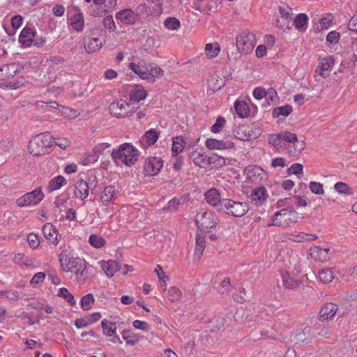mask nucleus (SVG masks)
<instances>
[{
	"mask_svg": "<svg viewBox=\"0 0 357 357\" xmlns=\"http://www.w3.org/2000/svg\"><path fill=\"white\" fill-rule=\"evenodd\" d=\"M268 142L278 150L285 147L291 156L298 155L305 149L304 142L298 140L295 133L288 131L270 135Z\"/></svg>",
	"mask_w": 357,
	"mask_h": 357,
	"instance_id": "1",
	"label": "nucleus"
},
{
	"mask_svg": "<svg viewBox=\"0 0 357 357\" xmlns=\"http://www.w3.org/2000/svg\"><path fill=\"white\" fill-rule=\"evenodd\" d=\"M139 153L138 149L131 143L126 142L119 145L117 149H113L111 156L116 165L123 164L130 167L137 161Z\"/></svg>",
	"mask_w": 357,
	"mask_h": 357,
	"instance_id": "2",
	"label": "nucleus"
},
{
	"mask_svg": "<svg viewBox=\"0 0 357 357\" xmlns=\"http://www.w3.org/2000/svg\"><path fill=\"white\" fill-rule=\"evenodd\" d=\"M52 147V136L50 132H42L35 135L29 140L27 146L29 153L34 157L50 154Z\"/></svg>",
	"mask_w": 357,
	"mask_h": 357,
	"instance_id": "3",
	"label": "nucleus"
},
{
	"mask_svg": "<svg viewBox=\"0 0 357 357\" xmlns=\"http://www.w3.org/2000/svg\"><path fill=\"white\" fill-rule=\"evenodd\" d=\"M128 67L139 78L154 81L163 73V70L155 63H149L144 60H138L129 63Z\"/></svg>",
	"mask_w": 357,
	"mask_h": 357,
	"instance_id": "4",
	"label": "nucleus"
},
{
	"mask_svg": "<svg viewBox=\"0 0 357 357\" xmlns=\"http://www.w3.org/2000/svg\"><path fill=\"white\" fill-rule=\"evenodd\" d=\"M249 210V205L245 202H236L231 199H222L220 211L234 217H242Z\"/></svg>",
	"mask_w": 357,
	"mask_h": 357,
	"instance_id": "5",
	"label": "nucleus"
},
{
	"mask_svg": "<svg viewBox=\"0 0 357 357\" xmlns=\"http://www.w3.org/2000/svg\"><path fill=\"white\" fill-rule=\"evenodd\" d=\"M297 218L298 214L292 207L282 208L274 214L271 225L288 227L295 223Z\"/></svg>",
	"mask_w": 357,
	"mask_h": 357,
	"instance_id": "6",
	"label": "nucleus"
},
{
	"mask_svg": "<svg viewBox=\"0 0 357 357\" xmlns=\"http://www.w3.org/2000/svg\"><path fill=\"white\" fill-rule=\"evenodd\" d=\"M135 107L124 100H116L110 103L109 111L116 118H126L131 116L135 112Z\"/></svg>",
	"mask_w": 357,
	"mask_h": 357,
	"instance_id": "7",
	"label": "nucleus"
},
{
	"mask_svg": "<svg viewBox=\"0 0 357 357\" xmlns=\"http://www.w3.org/2000/svg\"><path fill=\"white\" fill-rule=\"evenodd\" d=\"M198 228L203 231H208L217 225L215 214L210 211H200L195 216Z\"/></svg>",
	"mask_w": 357,
	"mask_h": 357,
	"instance_id": "8",
	"label": "nucleus"
},
{
	"mask_svg": "<svg viewBox=\"0 0 357 357\" xmlns=\"http://www.w3.org/2000/svg\"><path fill=\"white\" fill-rule=\"evenodd\" d=\"M90 3L91 0H84ZM93 5L89 7L90 13L93 17H100L105 15L107 13L112 12L116 7V0H92Z\"/></svg>",
	"mask_w": 357,
	"mask_h": 357,
	"instance_id": "9",
	"label": "nucleus"
},
{
	"mask_svg": "<svg viewBox=\"0 0 357 357\" xmlns=\"http://www.w3.org/2000/svg\"><path fill=\"white\" fill-rule=\"evenodd\" d=\"M45 197L40 187L26 192L17 199L16 204L20 207L34 206L38 204Z\"/></svg>",
	"mask_w": 357,
	"mask_h": 357,
	"instance_id": "10",
	"label": "nucleus"
},
{
	"mask_svg": "<svg viewBox=\"0 0 357 357\" xmlns=\"http://www.w3.org/2000/svg\"><path fill=\"white\" fill-rule=\"evenodd\" d=\"M256 45L255 36L252 33L243 32L236 37V47L244 54L250 53Z\"/></svg>",
	"mask_w": 357,
	"mask_h": 357,
	"instance_id": "11",
	"label": "nucleus"
},
{
	"mask_svg": "<svg viewBox=\"0 0 357 357\" xmlns=\"http://www.w3.org/2000/svg\"><path fill=\"white\" fill-rule=\"evenodd\" d=\"M84 259L79 257H75L68 254L61 252L59 255V263L61 269L66 273H74Z\"/></svg>",
	"mask_w": 357,
	"mask_h": 357,
	"instance_id": "12",
	"label": "nucleus"
},
{
	"mask_svg": "<svg viewBox=\"0 0 357 357\" xmlns=\"http://www.w3.org/2000/svg\"><path fill=\"white\" fill-rule=\"evenodd\" d=\"M37 107H44L46 111H52L54 109H57L59 112L63 116L68 119H75L76 118L79 113L77 111L71 108L64 107L63 105H59L56 101L51 102H37Z\"/></svg>",
	"mask_w": 357,
	"mask_h": 357,
	"instance_id": "13",
	"label": "nucleus"
},
{
	"mask_svg": "<svg viewBox=\"0 0 357 357\" xmlns=\"http://www.w3.org/2000/svg\"><path fill=\"white\" fill-rule=\"evenodd\" d=\"M163 166V161L158 157H149L144 164V172L147 176L157 175Z\"/></svg>",
	"mask_w": 357,
	"mask_h": 357,
	"instance_id": "14",
	"label": "nucleus"
},
{
	"mask_svg": "<svg viewBox=\"0 0 357 357\" xmlns=\"http://www.w3.org/2000/svg\"><path fill=\"white\" fill-rule=\"evenodd\" d=\"M93 266L89 265L84 260L80 267L73 273L75 278V281L78 284H84L89 280L93 275Z\"/></svg>",
	"mask_w": 357,
	"mask_h": 357,
	"instance_id": "15",
	"label": "nucleus"
},
{
	"mask_svg": "<svg viewBox=\"0 0 357 357\" xmlns=\"http://www.w3.org/2000/svg\"><path fill=\"white\" fill-rule=\"evenodd\" d=\"M116 18L124 24L132 25L139 20V15L132 9L126 8L117 12Z\"/></svg>",
	"mask_w": 357,
	"mask_h": 357,
	"instance_id": "16",
	"label": "nucleus"
},
{
	"mask_svg": "<svg viewBox=\"0 0 357 357\" xmlns=\"http://www.w3.org/2000/svg\"><path fill=\"white\" fill-rule=\"evenodd\" d=\"M268 197V194L267 190L264 186L257 187L253 189L250 195L252 203L257 206L264 205Z\"/></svg>",
	"mask_w": 357,
	"mask_h": 357,
	"instance_id": "17",
	"label": "nucleus"
},
{
	"mask_svg": "<svg viewBox=\"0 0 357 357\" xmlns=\"http://www.w3.org/2000/svg\"><path fill=\"white\" fill-rule=\"evenodd\" d=\"M36 34L35 28L26 26L20 32L18 42L24 47H28L33 43L34 37Z\"/></svg>",
	"mask_w": 357,
	"mask_h": 357,
	"instance_id": "18",
	"label": "nucleus"
},
{
	"mask_svg": "<svg viewBox=\"0 0 357 357\" xmlns=\"http://www.w3.org/2000/svg\"><path fill=\"white\" fill-rule=\"evenodd\" d=\"M160 132L155 129H150L146 131L139 139V144L144 150L153 146L158 139Z\"/></svg>",
	"mask_w": 357,
	"mask_h": 357,
	"instance_id": "19",
	"label": "nucleus"
},
{
	"mask_svg": "<svg viewBox=\"0 0 357 357\" xmlns=\"http://www.w3.org/2000/svg\"><path fill=\"white\" fill-rule=\"evenodd\" d=\"M310 255L315 261H326L330 259L331 256L329 248H321L319 246H312L310 249Z\"/></svg>",
	"mask_w": 357,
	"mask_h": 357,
	"instance_id": "20",
	"label": "nucleus"
},
{
	"mask_svg": "<svg viewBox=\"0 0 357 357\" xmlns=\"http://www.w3.org/2000/svg\"><path fill=\"white\" fill-rule=\"evenodd\" d=\"M205 146L211 150H228L234 147V143L231 141L209 138L206 140Z\"/></svg>",
	"mask_w": 357,
	"mask_h": 357,
	"instance_id": "21",
	"label": "nucleus"
},
{
	"mask_svg": "<svg viewBox=\"0 0 357 357\" xmlns=\"http://www.w3.org/2000/svg\"><path fill=\"white\" fill-rule=\"evenodd\" d=\"M204 198L209 205L218 208L219 211L221 209L222 199L218 189L213 188L207 190L204 194Z\"/></svg>",
	"mask_w": 357,
	"mask_h": 357,
	"instance_id": "22",
	"label": "nucleus"
},
{
	"mask_svg": "<svg viewBox=\"0 0 357 357\" xmlns=\"http://www.w3.org/2000/svg\"><path fill=\"white\" fill-rule=\"evenodd\" d=\"M44 237L54 245H57L60 241L59 234L54 226L51 223H45L42 229Z\"/></svg>",
	"mask_w": 357,
	"mask_h": 357,
	"instance_id": "23",
	"label": "nucleus"
},
{
	"mask_svg": "<svg viewBox=\"0 0 357 357\" xmlns=\"http://www.w3.org/2000/svg\"><path fill=\"white\" fill-rule=\"evenodd\" d=\"M339 271L335 268H323L318 273V279L324 284L331 282L333 280H337Z\"/></svg>",
	"mask_w": 357,
	"mask_h": 357,
	"instance_id": "24",
	"label": "nucleus"
},
{
	"mask_svg": "<svg viewBox=\"0 0 357 357\" xmlns=\"http://www.w3.org/2000/svg\"><path fill=\"white\" fill-rule=\"evenodd\" d=\"M70 26L76 31H82L84 27V18L83 13L77 10L68 19Z\"/></svg>",
	"mask_w": 357,
	"mask_h": 357,
	"instance_id": "25",
	"label": "nucleus"
},
{
	"mask_svg": "<svg viewBox=\"0 0 357 357\" xmlns=\"http://www.w3.org/2000/svg\"><path fill=\"white\" fill-rule=\"evenodd\" d=\"M99 264H100L102 270L109 278L113 277L117 271H120L121 268L119 263L115 260H109L107 261H100Z\"/></svg>",
	"mask_w": 357,
	"mask_h": 357,
	"instance_id": "26",
	"label": "nucleus"
},
{
	"mask_svg": "<svg viewBox=\"0 0 357 357\" xmlns=\"http://www.w3.org/2000/svg\"><path fill=\"white\" fill-rule=\"evenodd\" d=\"M116 197V192L113 185L105 187L100 193V201L103 206H109Z\"/></svg>",
	"mask_w": 357,
	"mask_h": 357,
	"instance_id": "27",
	"label": "nucleus"
},
{
	"mask_svg": "<svg viewBox=\"0 0 357 357\" xmlns=\"http://www.w3.org/2000/svg\"><path fill=\"white\" fill-rule=\"evenodd\" d=\"M247 178L252 182H259L262 180L264 171L262 168L256 165H250L246 167Z\"/></svg>",
	"mask_w": 357,
	"mask_h": 357,
	"instance_id": "28",
	"label": "nucleus"
},
{
	"mask_svg": "<svg viewBox=\"0 0 357 357\" xmlns=\"http://www.w3.org/2000/svg\"><path fill=\"white\" fill-rule=\"evenodd\" d=\"M318 236L315 234H306L301 231H295L288 235V238L292 241L301 243L307 241H312L317 239Z\"/></svg>",
	"mask_w": 357,
	"mask_h": 357,
	"instance_id": "29",
	"label": "nucleus"
},
{
	"mask_svg": "<svg viewBox=\"0 0 357 357\" xmlns=\"http://www.w3.org/2000/svg\"><path fill=\"white\" fill-rule=\"evenodd\" d=\"M89 192V187L88 183L82 179H79L76 182L75 194L76 197L81 200H84Z\"/></svg>",
	"mask_w": 357,
	"mask_h": 357,
	"instance_id": "30",
	"label": "nucleus"
},
{
	"mask_svg": "<svg viewBox=\"0 0 357 357\" xmlns=\"http://www.w3.org/2000/svg\"><path fill=\"white\" fill-rule=\"evenodd\" d=\"M337 309V306L335 303H326L321 308L319 311L320 317L323 320L330 319L335 315Z\"/></svg>",
	"mask_w": 357,
	"mask_h": 357,
	"instance_id": "31",
	"label": "nucleus"
},
{
	"mask_svg": "<svg viewBox=\"0 0 357 357\" xmlns=\"http://www.w3.org/2000/svg\"><path fill=\"white\" fill-rule=\"evenodd\" d=\"M282 279V284L284 287L289 289H294L299 285L300 280H298L294 275H291L288 272L281 273Z\"/></svg>",
	"mask_w": 357,
	"mask_h": 357,
	"instance_id": "32",
	"label": "nucleus"
},
{
	"mask_svg": "<svg viewBox=\"0 0 357 357\" xmlns=\"http://www.w3.org/2000/svg\"><path fill=\"white\" fill-rule=\"evenodd\" d=\"M334 64L335 61L331 56H328L326 58L323 59L320 62L321 76L324 78L327 77L329 75V73L331 71Z\"/></svg>",
	"mask_w": 357,
	"mask_h": 357,
	"instance_id": "33",
	"label": "nucleus"
},
{
	"mask_svg": "<svg viewBox=\"0 0 357 357\" xmlns=\"http://www.w3.org/2000/svg\"><path fill=\"white\" fill-rule=\"evenodd\" d=\"M103 44L98 38H89L85 43L84 47L87 53L91 54L98 52Z\"/></svg>",
	"mask_w": 357,
	"mask_h": 357,
	"instance_id": "34",
	"label": "nucleus"
},
{
	"mask_svg": "<svg viewBox=\"0 0 357 357\" xmlns=\"http://www.w3.org/2000/svg\"><path fill=\"white\" fill-rule=\"evenodd\" d=\"M67 183L66 178L61 175L56 176L52 178L47 186L49 192L59 190L62 186Z\"/></svg>",
	"mask_w": 357,
	"mask_h": 357,
	"instance_id": "35",
	"label": "nucleus"
},
{
	"mask_svg": "<svg viewBox=\"0 0 357 357\" xmlns=\"http://www.w3.org/2000/svg\"><path fill=\"white\" fill-rule=\"evenodd\" d=\"M130 99L134 102H139L146 98L147 93L141 86H135L129 93Z\"/></svg>",
	"mask_w": 357,
	"mask_h": 357,
	"instance_id": "36",
	"label": "nucleus"
},
{
	"mask_svg": "<svg viewBox=\"0 0 357 357\" xmlns=\"http://www.w3.org/2000/svg\"><path fill=\"white\" fill-rule=\"evenodd\" d=\"M191 157L195 165L202 168H206L208 166V156L204 152L195 151L192 154Z\"/></svg>",
	"mask_w": 357,
	"mask_h": 357,
	"instance_id": "37",
	"label": "nucleus"
},
{
	"mask_svg": "<svg viewBox=\"0 0 357 357\" xmlns=\"http://www.w3.org/2000/svg\"><path fill=\"white\" fill-rule=\"evenodd\" d=\"M204 52L208 59H213L219 54L220 52V46L218 43H206Z\"/></svg>",
	"mask_w": 357,
	"mask_h": 357,
	"instance_id": "38",
	"label": "nucleus"
},
{
	"mask_svg": "<svg viewBox=\"0 0 357 357\" xmlns=\"http://www.w3.org/2000/svg\"><path fill=\"white\" fill-rule=\"evenodd\" d=\"M185 142L182 136H177L173 139L172 151V155H177L181 153L185 147Z\"/></svg>",
	"mask_w": 357,
	"mask_h": 357,
	"instance_id": "39",
	"label": "nucleus"
},
{
	"mask_svg": "<svg viewBox=\"0 0 357 357\" xmlns=\"http://www.w3.org/2000/svg\"><path fill=\"white\" fill-rule=\"evenodd\" d=\"M308 17L305 14H298L294 22L295 28L299 31H305L307 27Z\"/></svg>",
	"mask_w": 357,
	"mask_h": 357,
	"instance_id": "40",
	"label": "nucleus"
},
{
	"mask_svg": "<svg viewBox=\"0 0 357 357\" xmlns=\"http://www.w3.org/2000/svg\"><path fill=\"white\" fill-rule=\"evenodd\" d=\"M234 109L236 114L240 118L246 117L249 114L248 105L245 101L236 100L234 102Z\"/></svg>",
	"mask_w": 357,
	"mask_h": 357,
	"instance_id": "41",
	"label": "nucleus"
},
{
	"mask_svg": "<svg viewBox=\"0 0 357 357\" xmlns=\"http://www.w3.org/2000/svg\"><path fill=\"white\" fill-rule=\"evenodd\" d=\"M101 326L103 330V334L106 336L111 337L115 335L116 327L114 322L109 321L103 319L101 321Z\"/></svg>",
	"mask_w": 357,
	"mask_h": 357,
	"instance_id": "42",
	"label": "nucleus"
},
{
	"mask_svg": "<svg viewBox=\"0 0 357 357\" xmlns=\"http://www.w3.org/2000/svg\"><path fill=\"white\" fill-rule=\"evenodd\" d=\"M17 72V66L15 63H10L3 66L0 69V73L5 78L14 77Z\"/></svg>",
	"mask_w": 357,
	"mask_h": 357,
	"instance_id": "43",
	"label": "nucleus"
},
{
	"mask_svg": "<svg viewBox=\"0 0 357 357\" xmlns=\"http://www.w3.org/2000/svg\"><path fill=\"white\" fill-rule=\"evenodd\" d=\"M122 338L128 344L134 345L139 341V337L137 334L130 332L128 330H123L121 333Z\"/></svg>",
	"mask_w": 357,
	"mask_h": 357,
	"instance_id": "44",
	"label": "nucleus"
},
{
	"mask_svg": "<svg viewBox=\"0 0 357 357\" xmlns=\"http://www.w3.org/2000/svg\"><path fill=\"white\" fill-rule=\"evenodd\" d=\"M292 112V107L289 105H286L281 107H278L273 109V116L274 118H278L280 116H287Z\"/></svg>",
	"mask_w": 357,
	"mask_h": 357,
	"instance_id": "45",
	"label": "nucleus"
},
{
	"mask_svg": "<svg viewBox=\"0 0 357 357\" xmlns=\"http://www.w3.org/2000/svg\"><path fill=\"white\" fill-rule=\"evenodd\" d=\"M334 190L339 194L351 195L354 194V191L348 184L344 182H337L334 185Z\"/></svg>",
	"mask_w": 357,
	"mask_h": 357,
	"instance_id": "46",
	"label": "nucleus"
},
{
	"mask_svg": "<svg viewBox=\"0 0 357 357\" xmlns=\"http://www.w3.org/2000/svg\"><path fill=\"white\" fill-rule=\"evenodd\" d=\"M95 302L93 295L92 294H88L82 297L80 301V305L83 310H89L92 308Z\"/></svg>",
	"mask_w": 357,
	"mask_h": 357,
	"instance_id": "47",
	"label": "nucleus"
},
{
	"mask_svg": "<svg viewBox=\"0 0 357 357\" xmlns=\"http://www.w3.org/2000/svg\"><path fill=\"white\" fill-rule=\"evenodd\" d=\"M208 165H213L214 167H220L225 165V158L213 153L208 156Z\"/></svg>",
	"mask_w": 357,
	"mask_h": 357,
	"instance_id": "48",
	"label": "nucleus"
},
{
	"mask_svg": "<svg viewBox=\"0 0 357 357\" xmlns=\"http://www.w3.org/2000/svg\"><path fill=\"white\" fill-rule=\"evenodd\" d=\"M14 260L18 264L24 265L26 267L31 266L33 264V260L22 253L15 255Z\"/></svg>",
	"mask_w": 357,
	"mask_h": 357,
	"instance_id": "49",
	"label": "nucleus"
},
{
	"mask_svg": "<svg viewBox=\"0 0 357 357\" xmlns=\"http://www.w3.org/2000/svg\"><path fill=\"white\" fill-rule=\"evenodd\" d=\"M89 241L90 244L96 248H102L106 243L105 240L102 236L97 234H91L89 236Z\"/></svg>",
	"mask_w": 357,
	"mask_h": 357,
	"instance_id": "50",
	"label": "nucleus"
},
{
	"mask_svg": "<svg viewBox=\"0 0 357 357\" xmlns=\"http://www.w3.org/2000/svg\"><path fill=\"white\" fill-rule=\"evenodd\" d=\"M58 296L63 298L72 306H74L76 304L74 296L65 287H62L59 289Z\"/></svg>",
	"mask_w": 357,
	"mask_h": 357,
	"instance_id": "51",
	"label": "nucleus"
},
{
	"mask_svg": "<svg viewBox=\"0 0 357 357\" xmlns=\"http://www.w3.org/2000/svg\"><path fill=\"white\" fill-rule=\"evenodd\" d=\"M99 156L96 154V153H94V151L92 149V151L88 155L82 159L81 164L84 166H89L96 162Z\"/></svg>",
	"mask_w": 357,
	"mask_h": 357,
	"instance_id": "52",
	"label": "nucleus"
},
{
	"mask_svg": "<svg viewBox=\"0 0 357 357\" xmlns=\"http://www.w3.org/2000/svg\"><path fill=\"white\" fill-rule=\"evenodd\" d=\"M165 26L169 30H177L181 26L180 21L176 17H167L164 22Z\"/></svg>",
	"mask_w": 357,
	"mask_h": 357,
	"instance_id": "53",
	"label": "nucleus"
},
{
	"mask_svg": "<svg viewBox=\"0 0 357 357\" xmlns=\"http://www.w3.org/2000/svg\"><path fill=\"white\" fill-rule=\"evenodd\" d=\"M309 188L310 191L317 195H323L324 194V189L323 184L317 181H310L309 183Z\"/></svg>",
	"mask_w": 357,
	"mask_h": 357,
	"instance_id": "54",
	"label": "nucleus"
},
{
	"mask_svg": "<svg viewBox=\"0 0 357 357\" xmlns=\"http://www.w3.org/2000/svg\"><path fill=\"white\" fill-rule=\"evenodd\" d=\"M226 121L224 117L217 118L215 123L211 127V131L213 133H220L225 126Z\"/></svg>",
	"mask_w": 357,
	"mask_h": 357,
	"instance_id": "55",
	"label": "nucleus"
},
{
	"mask_svg": "<svg viewBox=\"0 0 357 357\" xmlns=\"http://www.w3.org/2000/svg\"><path fill=\"white\" fill-rule=\"evenodd\" d=\"M182 296V293L178 288L175 287H171L167 292V297L172 302L180 301Z\"/></svg>",
	"mask_w": 357,
	"mask_h": 357,
	"instance_id": "56",
	"label": "nucleus"
},
{
	"mask_svg": "<svg viewBox=\"0 0 357 357\" xmlns=\"http://www.w3.org/2000/svg\"><path fill=\"white\" fill-rule=\"evenodd\" d=\"M52 144L53 146H59L61 149H66L70 145V141L66 137L61 138H54L52 137Z\"/></svg>",
	"mask_w": 357,
	"mask_h": 357,
	"instance_id": "57",
	"label": "nucleus"
},
{
	"mask_svg": "<svg viewBox=\"0 0 357 357\" xmlns=\"http://www.w3.org/2000/svg\"><path fill=\"white\" fill-rule=\"evenodd\" d=\"M45 279V273L43 272H38L36 273L31 279L30 284L32 287H36L41 284Z\"/></svg>",
	"mask_w": 357,
	"mask_h": 357,
	"instance_id": "58",
	"label": "nucleus"
},
{
	"mask_svg": "<svg viewBox=\"0 0 357 357\" xmlns=\"http://www.w3.org/2000/svg\"><path fill=\"white\" fill-rule=\"evenodd\" d=\"M340 38V34L336 31H330L326 36V43L330 45L337 44Z\"/></svg>",
	"mask_w": 357,
	"mask_h": 357,
	"instance_id": "59",
	"label": "nucleus"
},
{
	"mask_svg": "<svg viewBox=\"0 0 357 357\" xmlns=\"http://www.w3.org/2000/svg\"><path fill=\"white\" fill-rule=\"evenodd\" d=\"M342 278H344L347 281L357 280V267L349 268L346 273L342 275Z\"/></svg>",
	"mask_w": 357,
	"mask_h": 357,
	"instance_id": "60",
	"label": "nucleus"
},
{
	"mask_svg": "<svg viewBox=\"0 0 357 357\" xmlns=\"http://www.w3.org/2000/svg\"><path fill=\"white\" fill-rule=\"evenodd\" d=\"M303 165L300 163H294L287 170V173L289 175L294 174V175H301L303 174Z\"/></svg>",
	"mask_w": 357,
	"mask_h": 357,
	"instance_id": "61",
	"label": "nucleus"
},
{
	"mask_svg": "<svg viewBox=\"0 0 357 357\" xmlns=\"http://www.w3.org/2000/svg\"><path fill=\"white\" fill-rule=\"evenodd\" d=\"M110 146L111 144L109 143H99L93 148V150L100 157L105 153Z\"/></svg>",
	"mask_w": 357,
	"mask_h": 357,
	"instance_id": "62",
	"label": "nucleus"
},
{
	"mask_svg": "<svg viewBox=\"0 0 357 357\" xmlns=\"http://www.w3.org/2000/svg\"><path fill=\"white\" fill-rule=\"evenodd\" d=\"M132 326L135 328L141 330L144 332H147L151 329V326L147 322L138 319L135 320L132 322Z\"/></svg>",
	"mask_w": 357,
	"mask_h": 357,
	"instance_id": "63",
	"label": "nucleus"
},
{
	"mask_svg": "<svg viewBox=\"0 0 357 357\" xmlns=\"http://www.w3.org/2000/svg\"><path fill=\"white\" fill-rule=\"evenodd\" d=\"M27 241L29 243V246L33 249H36V248H38L40 244L38 236L33 233L28 234Z\"/></svg>",
	"mask_w": 357,
	"mask_h": 357,
	"instance_id": "64",
	"label": "nucleus"
}]
</instances>
